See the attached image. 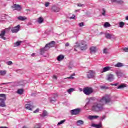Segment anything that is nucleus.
<instances>
[{"label": "nucleus", "instance_id": "obj_1", "mask_svg": "<svg viewBox=\"0 0 128 128\" xmlns=\"http://www.w3.org/2000/svg\"><path fill=\"white\" fill-rule=\"evenodd\" d=\"M100 103H95L92 106V110L94 112H100L104 110V104H110L112 102V98L108 95H106L105 96L102 97V99L100 100Z\"/></svg>", "mask_w": 128, "mask_h": 128}, {"label": "nucleus", "instance_id": "obj_2", "mask_svg": "<svg viewBox=\"0 0 128 128\" xmlns=\"http://www.w3.org/2000/svg\"><path fill=\"white\" fill-rule=\"evenodd\" d=\"M83 92L86 96H90L92 94H94V89L90 87L85 88L83 90Z\"/></svg>", "mask_w": 128, "mask_h": 128}, {"label": "nucleus", "instance_id": "obj_3", "mask_svg": "<svg viewBox=\"0 0 128 128\" xmlns=\"http://www.w3.org/2000/svg\"><path fill=\"white\" fill-rule=\"evenodd\" d=\"M77 46L80 48L82 50H88V45L86 44V42H82L78 46Z\"/></svg>", "mask_w": 128, "mask_h": 128}, {"label": "nucleus", "instance_id": "obj_4", "mask_svg": "<svg viewBox=\"0 0 128 128\" xmlns=\"http://www.w3.org/2000/svg\"><path fill=\"white\" fill-rule=\"evenodd\" d=\"M20 26L18 25L17 26L13 28L12 30V34H16L20 32Z\"/></svg>", "mask_w": 128, "mask_h": 128}, {"label": "nucleus", "instance_id": "obj_5", "mask_svg": "<svg viewBox=\"0 0 128 128\" xmlns=\"http://www.w3.org/2000/svg\"><path fill=\"white\" fill-rule=\"evenodd\" d=\"M95 74H96L94 73V72L92 70H90L88 72V78L89 79L94 78Z\"/></svg>", "mask_w": 128, "mask_h": 128}, {"label": "nucleus", "instance_id": "obj_6", "mask_svg": "<svg viewBox=\"0 0 128 128\" xmlns=\"http://www.w3.org/2000/svg\"><path fill=\"white\" fill-rule=\"evenodd\" d=\"M55 44L56 42L54 41H52L50 43L46 44L45 46L47 48V50H48L52 48H54Z\"/></svg>", "mask_w": 128, "mask_h": 128}, {"label": "nucleus", "instance_id": "obj_7", "mask_svg": "<svg viewBox=\"0 0 128 128\" xmlns=\"http://www.w3.org/2000/svg\"><path fill=\"white\" fill-rule=\"evenodd\" d=\"M12 8H14V10H18V12H20V10H22V6L20 5L14 4L12 6Z\"/></svg>", "mask_w": 128, "mask_h": 128}, {"label": "nucleus", "instance_id": "obj_8", "mask_svg": "<svg viewBox=\"0 0 128 128\" xmlns=\"http://www.w3.org/2000/svg\"><path fill=\"white\" fill-rule=\"evenodd\" d=\"M80 109H75L72 110V116H78V114H80Z\"/></svg>", "mask_w": 128, "mask_h": 128}, {"label": "nucleus", "instance_id": "obj_9", "mask_svg": "<svg viewBox=\"0 0 128 128\" xmlns=\"http://www.w3.org/2000/svg\"><path fill=\"white\" fill-rule=\"evenodd\" d=\"M6 99L0 98V107L6 108Z\"/></svg>", "mask_w": 128, "mask_h": 128}, {"label": "nucleus", "instance_id": "obj_10", "mask_svg": "<svg viewBox=\"0 0 128 128\" xmlns=\"http://www.w3.org/2000/svg\"><path fill=\"white\" fill-rule=\"evenodd\" d=\"M6 30H2L1 31V34H0V38H2V40H6V38L4 36H6Z\"/></svg>", "mask_w": 128, "mask_h": 128}, {"label": "nucleus", "instance_id": "obj_11", "mask_svg": "<svg viewBox=\"0 0 128 128\" xmlns=\"http://www.w3.org/2000/svg\"><path fill=\"white\" fill-rule=\"evenodd\" d=\"M52 12H58L60 10V8L56 6H52Z\"/></svg>", "mask_w": 128, "mask_h": 128}, {"label": "nucleus", "instance_id": "obj_12", "mask_svg": "<svg viewBox=\"0 0 128 128\" xmlns=\"http://www.w3.org/2000/svg\"><path fill=\"white\" fill-rule=\"evenodd\" d=\"M48 48H46V46L44 48H42L40 50V54H46V52H48Z\"/></svg>", "mask_w": 128, "mask_h": 128}, {"label": "nucleus", "instance_id": "obj_13", "mask_svg": "<svg viewBox=\"0 0 128 128\" xmlns=\"http://www.w3.org/2000/svg\"><path fill=\"white\" fill-rule=\"evenodd\" d=\"M114 80V75L112 74H109L108 76V79L107 80L108 82H112Z\"/></svg>", "mask_w": 128, "mask_h": 128}, {"label": "nucleus", "instance_id": "obj_14", "mask_svg": "<svg viewBox=\"0 0 128 128\" xmlns=\"http://www.w3.org/2000/svg\"><path fill=\"white\" fill-rule=\"evenodd\" d=\"M90 50L92 54H96L98 52V48L96 47L92 46L90 48Z\"/></svg>", "mask_w": 128, "mask_h": 128}, {"label": "nucleus", "instance_id": "obj_15", "mask_svg": "<svg viewBox=\"0 0 128 128\" xmlns=\"http://www.w3.org/2000/svg\"><path fill=\"white\" fill-rule=\"evenodd\" d=\"M92 126L96 128H102V123H100L99 124H92Z\"/></svg>", "mask_w": 128, "mask_h": 128}, {"label": "nucleus", "instance_id": "obj_16", "mask_svg": "<svg viewBox=\"0 0 128 128\" xmlns=\"http://www.w3.org/2000/svg\"><path fill=\"white\" fill-rule=\"evenodd\" d=\"M26 110H32V108H34V107L32 106L30 104H27L26 105Z\"/></svg>", "mask_w": 128, "mask_h": 128}, {"label": "nucleus", "instance_id": "obj_17", "mask_svg": "<svg viewBox=\"0 0 128 128\" xmlns=\"http://www.w3.org/2000/svg\"><path fill=\"white\" fill-rule=\"evenodd\" d=\"M112 2H117L120 4H124V0H112Z\"/></svg>", "mask_w": 128, "mask_h": 128}, {"label": "nucleus", "instance_id": "obj_18", "mask_svg": "<svg viewBox=\"0 0 128 128\" xmlns=\"http://www.w3.org/2000/svg\"><path fill=\"white\" fill-rule=\"evenodd\" d=\"M18 20H20L21 22H24V20H28V18L26 16H20V17L18 18Z\"/></svg>", "mask_w": 128, "mask_h": 128}, {"label": "nucleus", "instance_id": "obj_19", "mask_svg": "<svg viewBox=\"0 0 128 128\" xmlns=\"http://www.w3.org/2000/svg\"><path fill=\"white\" fill-rule=\"evenodd\" d=\"M64 59V56L62 55H60L58 57V62H62V60H63Z\"/></svg>", "mask_w": 128, "mask_h": 128}, {"label": "nucleus", "instance_id": "obj_20", "mask_svg": "<svg viewBox=\"0 0 128 128\" xmlns=\"http://www.w3.org/2000/svg\"><path fill=\"white\" fill-rule=\"evenodd\" d=\"M124 88H126V84H122L120 85L117 88L118 90H123Z\"/></svg>", "mask_w": 128, "mask_h": 128}, {"label": "nucleus", "instance_id": "obj_21", "mask_svg": "<svg viewBox=\"0 0 128 128\" xmlns=\"http://www.w3.org/2000/svg\"><path fill=\"white\" fill-rule=\"evenodd\" d=\"M84 122L82 120H80L77 122V126H80L84 125Z\"/></svg>", "mask_w": 128, "mask_h": 128}, {"label": "nucleus", "instance_id": "obj_22", "mask_svg": "<svg viewBox=\"0 0 128 128\" xmlns=\"http://www.w3.org/2000/svg\"><path fill=\"white\" fill-rule=\"evenodd\" d=\"M48 116V112H46V110H44L42 114V118H46V116Z\"/></svg>", "mask_w": 128, "mask_h": 128}, {"label": "nucleus", "instance_id": "obj_23", "mask_svg": "<svg viewBox=\"0 0 128 128\" xmlns=\"http://www.w3.org/2000/svg\"><path fill=\"white\" fill-rule=\"evenodd\" d=\"M100 118L98 116H89L88 119L90 120H96V118Z\"/></svg>", "mask_w": 128, "mask_h": 128}, {"label": "nucleus", "instance_id": "obj_24", "mask_svg": "<svg viewBox=\"0 0 128 128\" xmlns=\"http://www.w3.org/2000/svg\"><path fill=\"white\" fill-rule=\"evenodd\" d=\"M110 70V67H106L104 68L102 72V74H104V72H108Z\"/></svg>", "mask_w": 128, "mask_h": 128}, {"label": "nucleus", "instance_id": "obj_25", "mask_svg": "<svg viewBox=\"0 0 128 128\" xmlns=\"http://www.w3.org/2000/svg\"><path fill=\"white\" fill-rule=\"evenodd\" d=\"M22 42L20 41V42H18L16 43H14V46L16 47H18V46H20V44H22Z\"/></svg>", "mask_w": 128, "mask_h": 128}, {"label": "nucleus", "instance_id": "obj_26", "mask_svg": "<svg viewBox=\"0 0 128 128\" xmlns=\"http://www.w3.org/2000/svg\"><path fill=\"white\" fill-rule=\"evenodd\" d=\"M124 26H126V24H124V22H120L119 24V26L121 28H123Z\"/></svg>", "mask_w": 128, "mask_h": 128}, {"label": "nucleus", "instance_id": "obj_27", "mask_svg": "<svg viewBox=\"0 0 128 128\" xmlns=\"http://www.w3.org/2000/svg\"><path fill=\"white\" fill-rule=\"evenodd\" d=\"M124 66V64L122 63H118L117 64L115 65L116 68H122Z\"/></svg>", "mask_w": 128, "mask_h": 128}, {"label": "nucleus", "instance_id": "obj_28", "mask_svg": "<svg viewBox=\"0 0 128 128\" xmlns=\"http://www.w3.org/2000/svg\"><path fill=\"white\" fill-rule=\"evenodd\" d=\"M44 18H38V24H42V22H44Z\"/></svg>", "mask_w": 128, "mask_h": 128}, {"label": "nucleus", "instance_id": "obj_29", "mask_svg": "<svg viewBox=\"0 0 128 128\" xmlns=\"http://www.w3.org/2000/svg\"><path fill=\"white\" fill-rule=\"evenodd\" d=\"M6 70H4V71H2V70H0V76H6Z\"/></svg>", "mask_w": 128, "mask_h": 128}, {"label": "nucleus", "instance_id": "obj_30", "mask_svg": "<svg viewBox=\"0 0 128 128\" xmlns=\"http://www.w3.org/2000/svg\"><path fill=\"white\" fill-rule=\"evenodd\" d=\"M100 88L102 90H108L109 88L108 87L106 86H100Z\"/></svg>", "mask_w": 128, "mask_h": 128}, {"label": "nucleus", "instance_id": "obj_31", "mask_svg": "<svg viewBox=\"0 0 128 128\" xmlns=\"http://www.w3.org/2000/svg\"><path fill=\"white\" fill-rule=\"evenodd\" d=\"M106 38L108 40H110L112 38V34H106Z\"/></svg>", "mask_w": 128, "mask_h": 128}, {"label": "nucleus", "instance_id": "obj_32", "mask_svg": "<svg viewBox=\"0 0 128 128\" xmlns=\"http://www.w3.org/2000/svg\"><path fill=\"white\" fill-rule=\"evenodd\" d=\"M67 92H68V94H72V92H74V88H70L68 90Z\"/></svg>", "mask_w": 128, "mask_h": 128}, {"label": "nucleus", "instance_id": "obj_33", "mask_svg": "<svg viewBox=\"0 0 128 128\" xmlns=\"http://www.w3.org/2000/svg\"><path fill=\"white\" fill-rule=\"evenodd\" d=\"M104 27L106 28H110V24L109 22H106L105 23V24L104 25Z\"/></svg>", "mask_w": 128, "mask_h": 128}, {"label": "nucleus", "instance_id": "obj_34", "mask_svg": "<svg viewBox=\"0 0 128 128\" xmlns=\"http://www.w3.org/2000/svg\"><path fill=\"white\" fill-rule=\"evenodd\" d=\"M18 94H24V89L18 90Z\"/></svg>", "mask_w": 128, "mask_h": 128}, {"label": "nucleus", "instance_id": "obj_35", "mask_svg": "<svg viewBox=\"0 0 128 128\" xmlns=\"http://www.w3.org/2000/svg\"><path fill=\"white\" fill-rule=\"evenodd\" d=\"M76 76V74H72L70 77L68 78V80H74V76Z\"/></svg>", "mask_w": 128, "mask_h": 128}, {"label": "nucleus", "instance_id": "obj_36", "mask_svg": "<svg viewBox=\"0 0 128 128\" xmlns=\"http://www.w3.org/2000/svg\"><path fill=\"white\" fill-rule=\"evenodd\" d=\"M0 98H3L4 100H6V95L4 94H0Z\"/></svg>", "mask_w": 128, "mask_h": 128}, {"label": "nucleus", "instance_id": "obj_37", "mask_svg": "<svg viewBox=\"0 0 128 128\" xmlns=\"http://www.w3.org/2000/svg\"><path fill=\"white\" fill-rule=\"evenodd\" d=\"M66 122V120H62L60 122L58 123V126H60V124H64Z\"/></svg>", "mask_w": 128, "mask_h": 128}, {"label": "nucleus", "instance_id": "obj_38", "mask_svg": "<svg viewBox=\"0 0 128 128\" xmlns=\"http://www.w3.org/2000/svg\"><path fill=\"white\" fill-rule=\"evenodd\" d=\"M102 10H103V12L102 13V15L104 16H106V9H104V8H103Z\"/></svg>", "mask_w": 128, "mask_h": 128}, {"label": "nucleus", "instance_id": "obj_39", "mask_svg": "<svg viewBox=\"0 0 128 128\" xmlns=\"http://www.w3.org/2000/svg\"><path fill=\"white\" fill-rule=\"evenodd\" d=\"M104 54H108V49L107 48H104V52H103Z\"/></svg>", "mask_w": 128, "mask_h": 128}, {"label": "nucleus", "instance_id": "obj_40", "mask_svg": "<svg viewBox=\"0 0 128 128\" xmlns=\"http://www.w3.org/2000/svg\"><path fill=\"white\" fill-rule=\"evenodd\" d=\"M84 26V22L79 24V26H80V28H82Z\"/></svg>", "mask_w": 128, "mask_h": 128}, {"label": "nucleus", "instance_id": "obj_41", "mask_svg": "<svg viewBox=\"0 0 128 128\" xmlns=\"http://www.w3.org/2000/svg\"><path fill=\"white\" fill-rule=\"evenodd\" d=\"M45 6L46 8H48V6H50V2H46L45 4Z\"/></svg>", "mask_w": 128, "mask_h": 128}, {"label": "nucleus", "instance_id": "obj_42", "mask_svg": "<svg viewBox=\"0 0 128 128\" xmlns=\"http://www.w3.org/2000/svg\"><path fill=\"white\" fill-rule=\"evenodd\" d=\"M38 112H40V109L38 108L34 112V114H38Z\"/></svg>", "mask_w": 128, "mask_h": 128}, {"label": "nucleus", "instance_id": "obj_43", "mask_svg": "<svg viewBox=\"0 0 128 128\" xmlns=\"http://www.w3.org/2000/svg\"><path fill=\"white\" fill-rule=\"evenodd\" d=\"M7 64H8V66H12V62L10 61V62H7Z\"/></svg>", "mask_w": 128, "mask_h": 128}, {"label": "nucleus", "instance_id": "obj_44", "mask_svg": "<svg viewBox=\"0 0 128 128\" xmlns=\"http://www.w3.org/2000/svg\"><path fill=\"white\" fill-rule=\"evenodd\" d=\"M70 20H76V16L74 15L72 16V17L70 18Z\"/></svg>", "mask_w": 128, "mask_h": 128}, {"label": "nucleus", "instance_id": "obj_45", "mask_svg": "<svg viewBox=\"0 0 128 128\" xmlns=\"http://www.w3.org/2000/svg\"><path fill=\"white\" fill-rule=\"evenodd\" d=\"M111 86H118V84H112Z\"/></svg>", "mask_w": 128, "mask_h": 128}, {"label": "nucleus", "instance_id": "obj_46", "mask_svg": "<svg viewBox=\"0 0 128 128\" xmlns=\"http://www.w3.org/2000/svg\"><path fill=\"white\" fill-rule=\"evenodd\" d=\"M106 116H104L102 117V120H106Z\"/></svg>", "mask_w": 128, "mask_h": 128}, {"label": "nucleus", "instance_id": "obj_47", "mask_svg": "<svg viewBox=\"0 0 128 128\" xmlns=\"http://www.w3.org/2000/svg\"><path fill=\"white\" fill-rule=\"evenodd\" d=\"M124 50L126 52H128V48H124Z\"/></svg>", "mask_w": 128, "mask_h": 128}, {"label": "nucleus", "instance_id": "obj_48", "mask_svg": "<svg viewBox=\"0 0 128 128\" xmlns=\"http://www.w3.org/2000/svg\"><path fill=\"white\" fill-rule=\"evenodd\" d=\"M84 6L82 4H78V6H80V8H82Z\"/></svg>", "mask_w": 128, "mask_h": 128}, {"label": "nucleus", "instance_id": "obj_49", "mask_svg": "<svg viewBox=\"0 0 128 128\" xmlns=\"http://www.w3.org/2000/svg\"><path fill=\"white\" fill-rule=\"evenodd\" d=\"M66 47L70 46V43H66Z\"/></svg>", "mask_w": 128, "mask_h": 128}, {"label": "nucleus", "instance_id": "obj_50", "mask_svg": "<svg viewBox=\"0 0 128 128\" xmlns=\"http://www.w3.org/2000/svg\"><path fill=\"white\" fill-rule=\"evenodd\" d=\"M53 78H54V80H58V77H56V76H53Z\"/></svg>", "mask_w": 128, "mask_h": 128}, {"label": "nucleus", "instance_id": "obj_51", "mask_svg": "<svg viewBox=\"0 0 128 128\" xmlns=\"http://www.w3.org/2000/svg\"><path fill=\"white\" fill-rule=\"evenodd\" d=\"M10 84V82L4 83V84H2L6 85V84Z\"/></svg>", "mask_w": 128, "mask_h": 128}, {"label": "nucleus", "instance_id": "obj_52", "mask_svg": "<svg viewBox=\"0 0 128 128\" xmlns=\"http://www.w3.org/2000/svg\"><path fill=\"white\" fill-rule=\"evenodd\" d=\"M36 56V54L34 53L32 54V56Z\"/></svg>", "mask_w": 128, "mask_h": 128}, {"label": "nucleus", "instance_id": "obj_53", "mask_svg": "<svg viewBox=\"0 0 128 128\" xmlns=\"http://www.w3.org/2000/svg\"><path fill=\"white\" fill-rule=\"evenodd\" d=\"M26 10V12H30V10Z\"/></svg>", "mask_w": 128, "mask_h": 128}, {"label": "nucleus", "instance_id": "obj_54", "mask_svg": "<svg viewBox=\"0 0 128 128\" xmlns=\"http://www.w3.org/2000/svg\"><path fill=\"white\" fill-rule=\"evenodd\" d=\"M126 20H128V16L126 17Z\"/></svg>", "mask_w": 128, "mask_h": 128}, {"label": "nucleus", "instance_id": "obj_55", "mask_svg": "<svg viewBox=\"0 0 128 128\" xmlns=\"http://www.w3.org/2000/svg\"><path fill=\"white\" fill-rule=\"evenodd\" d=\"M0 128H8L7 127H0Z\"/></svg>", "mask_w": 128, "mask_h": 128}, {"label": "nucleus", "instance_id": "obj_56", "mask_svg": "<svg viewBox=\"0 0 128 128\" xmlns=\"http://www.w3.org/2000/svg\"><path fill=\"white\" fill-rule=\"evenodd\" d=\"M76 52H78V50L76 49H75Z\"/></svg>", "mask_w": 128, "mask_h": 128}, {"label": "nucleus", "instance_id": "obj_57", "mask_svg": "<svg viewBox=\"0 0 128 128\" xmlns=\"http://www.w3.org/2000/svg\"><path fill=\"white\" fill-rule=\"evenodd\" d=\"M81 90H80V92H82V89H80Z\"/></svg>", "mask_w": 128, "mask_h": 128}, {"label": "nucleus", "instance_id": "obj_58", "mask_svg": "<svg viewBox=\"0 0 128 128\" xmlns=\"http://www.w3.org/2000/svg\"><path fill=\"white\" fill-rule=\"evenodd\" d=\"M78 12V10H76V12Z\"/></svg>", "mask_w": 128, "mask_h": 128}]
</instances>
